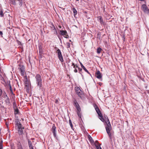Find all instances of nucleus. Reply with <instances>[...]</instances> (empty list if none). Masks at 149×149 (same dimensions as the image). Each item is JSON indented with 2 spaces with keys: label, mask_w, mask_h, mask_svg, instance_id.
<instances>
[{
  "label": "nucleus",
  "mask_w": 149,
  "mask_h": 149,
  "mask_svg": "<svg viewBox=\"0 0 149 149\" xmlns=\"http://www.w3.org/2000/svg\"><path fill=\"white\" fill-rule=\"evenodd\" d=\"M15 128L17 131V133L19 135H21L23 134V129H24L22 124L20 122L18 119L15 120Z\"/></svg>",
  "instance_id": "1"
},
{
  "label": "nucleus",
  "mask_w": 149,
  "mask_h": 149,
  "mask_svg": "<svg viewBox=\"0 0 149 149\" xmlns=\"http://www.w3.org/2000/svg\"><path fill=\"white\" fill-rule=\"evenodd\" d=\"M107 123V124L105 127L106 129L110 140H111L112 136L113 134V132L112 131V127L108 119Z\"/></svg>",
  "instance_id": "2"
},
{
  "label": "nucleus",
  "mask_w": 149,
  "mask_h": 149,
  "mask_svg": "<svg viewBox=\"0 0 149 149\" xmlns=\"http://www.w3.org/2000/svg\"><path fill=\"white\" fill-rule=\"evenodd\" d=\"M35 78L37 86L39 89H41L42 87V79L40 75L38 74H36L35 77Z\"/></svg>",
  "instance_id": "3"
},
{
  "label": "nucleus",
  "mask_w": 149,
  "mask_h": 149,
  "mask_svg": "<svg viewBox=\"0 0 149 149\" xmlns=\"http://www.w3.org/2000/svg\"><path fill=\"white\" fill-rule=\"evenodd\" d=\"M75 90L76 93L78 96L81 99H83L84 98V94L80 88L78 87H76L75 88Z\"/></svg>",
  "instance_id": "4"
},
{
  "label": "nucleus",
  "mask_w": 149,
  "mask_h": 149,
  "mask_svg": "<svg viewBox=\"0 0 149 149\" xmlns=\"http://www.w3.org/2000/svg\"><path fill=\"white\" fill-rule=\"evenodd\" d=\"M94 107L98 116L100 117V119L102 121H104V120L103 116L98 107L96 104L94 105Z\"/></svg>",
  "instance_id": "5"
},
{
  "label": "nucleus",
  "mask_w": 149,
  "mask_h": 149,
  "mask_svg": "<svg viewBox=\"0 0 149 149\" xmlns=\"http://www.w3.org/2000/svg\"><path fill=\"white\" fill-rule=\"evenodd\" d=\"M56 53L57 54L58 57L60 61L61 62H63L64 61V60L60 49H58L56 51Z\"/></svg>",
  "instance_id": "6"
},
{
  "label": "nucleus",
  "mask_w": 149,
  "mask_h": 149,
  "mask_svg": "<svg viewBox=\"0 0 149 149\" xmlns=\"http://www.w3.org/2000/svg\"><path fill=\"white\" fill-rule=\"evenodd\" d=\"M19 69L21 75L23 76L24 75L25 72L24 67L23 65H19Z\"/></svg>",
  "instance_id": "7"
},
{
  "label": "nucleus",
  "mask_w": 149,
  "mask_h": 149,
  "mask_svg": "<svg viewBox=\"0 0 149 149\" xmlns=\"http://www.w3.org/2000/svg\"><path fill=\"white\" fill-rule=\"evenodd\" d=\"M74 105L77 109V111H80L81 110L80 107L78 103L76 100L74 101Z\"/></svg>",
  "instance_id": "8"
},
{
  "label": "nucleus",
  "mask_w": 149,
  "mask_h": 149,
  "mask_svg": "<svg viewBox=\"0 0 149 149\" xmlns=\"http://www.w3.org/2000/svg\"><path fill=\"white\" fill-rule=\"evenodd\" d=\"M4 98L5 99V102L7 104H8L10 103V100L9 97L7 96L6 93L4 94Z\"/></svg>",
  "instance_id": "9"
},
{
  "label": "nucleus",
  "mask_w": 149,
  "mask_h": 149,
  "mask_svg": "<svg viewBox=\"0 0 149 149\" xmlns=\"http://www.w3.org/2000/svg\"><path fill=\"white\" fill-rule=\"evenodd\" d=\"M141 8L142 10L145 13H147L148 10V8L145 4H143L142 5Z\"/></svg>",
  "instance_id": "10"
},
{
  "label": "nucleus",
  "mask_w": 149,
  "mask_h": 149,
  "mask_svg": "<svg viewBox=\"0 0 149 149\" xmlns=\"http://www.w3.org/2000/svg\"><path fill=\"white\" fill-rule=\"evenodd\" d=\"M95 76L98 79H100L102 77V75L100 72L99 70H97L96 72Z\"/></svg>",
  "instance_id": "11"
},
{
  "label": "nucleus",
  "mask_w": 149,
  "mask_h": 149,
  "mask_svg": "<svg viewBox=\"0 0 149 149\" xmlns=\"http://www.w3.org/2000/svg\"><path fill=\"white\" fill-rule=\"evenodd\" d=\"M56 127L54 125V124L52 128V131L54 137H56Z\"/></svg>",
  "instance_id": "12"
},
{
  "label": "nucleus",
  "mask_w": 149,
  "mask_h": 149,
  "mask_svg": "<svg viewBox=\"0 0 149 149\" xmlns=\"http://www.w3.org/2000/svg\"><path fill=\"white\" fill-rule=\"evenodd\" d=\"M98 20L100 22L101 24H104V22L102 19V17L101 16H99L97 17Z\"/></svg>",
  "instance_id": "13"
},
{
  "label": "nucleus",
  "mask_w": 149,
  "mask_h": 149,
  "mask_svg": "<svg viewBox=\"0 0 149 149\" xmlns=\"http://www.w3.org/2000/svg\"><path fill=\"white\" fill-rule=\"evenodd\" d=\"M60 34L62 36H66V33H67L66 31L60 30Z\"/></svg>",
  "instance_id": "14"
},
{
  "label": "nucleus",
  "mask_w": 149,
  "mask_h": 149,
  "mask_svg": "<svg viewBox=\"0 0 149 149\" xmlns=\"http://www.w3.org/2000/svg\"><path fill=\"white\" fill-rule=\"evenodd\" d=\"M81 66V67L83 68V69L87 73H89V72L86 69L85 67L83 65L82 63H80Z\"/></svg>",
  "instance_id": "15"
},
{
  "label": "nucleus",
  "mask_w": 149,
  "mask_h": 149,
  "mask_svg": "<svg viewBox=\"0 0 149 149\" xmlns=\"http://www.w3.org/2000/svg\"><path fill=\"white\" fill-rule=\"evenodd\" d=\"M88 137L91 143H94V141L90 135H89L88 136Z\"/></svg>",
  "instance_id": "16"
},
{
  "label": "nucleus",
  "mask_w": 149,
  "mask_h": 149,
  "mask_svg": "<svg viewBox=\"0 0 149 149\" xmlns=\"http://www.w3.org/2000/svg\"><path fill=\"white\" fill-rule=\"evenodd\" d=\"M28 143L29 148L33 147L31 141L29 140H28Z\"/></svg>",
  "instance_id": "17"
},
{
  "label": "nucleus",
  "mask_w": 149,
  "mask_h": 149,
  "mask_svg": "<svg viewBox=\"0 0 149 149\" xmlns=\"http://www.w3.org/2000/svg\"><path fill=\"white\" fill-rule=\"evenodd\" d=\"M72 10L73 11V13L74 14V15H77V12L76 9L74 8H73L72 9Z\"/></svg>",
  "instance_id": "18"
},
{
  "label": "nucleus",
  "mask_w": 149,
  "mask_h": 149,
  "mask_svg": "<svg viewBox=\"0 0 149 149\" xmlns=\"http://www.w3.org/2000/svg\"><path fill=\"white\" fill-rule=\"evenodd\" d=\"M10 3L13 5H15L16 3L15 0H10Z\"/></svg>",
  "instance_id": "19"
},
{
  "label": "nucleus",
  "mask_w": 149,
  "mask_h": 149,
  "mask_svg": "<svg viewBox=\"0 0 149 149\" xmlns=\"http://www.w3.org/2000/svg\"><path fill=\"white\" fill-rule=\"evenodd\" d=\"M100 144L97 145V144H95V146L97 149H102L101 148L100 146Z\"/></svg>",
  "instance_id": "20"
},
{
  "label": "nucleus",
  "mask_w": 149,
  "mask_h": 149,
  "mask_svg": "<svg viewBox=\"0 0 149 149\" xmlns=\"http://www.w3.org/2000/svg\"><path fill=\"white\" fill-rule=\"evenodd\" d=\"M4 16V15L3 13V11L2 9H1L0 10V17H3Z\"/></svg>",
  "instance_id": "21"
},
{
  "label": "nucleus",
  "mask_w": 149,
  "mask_h": 149,
  "mask_svg": "<svg viewBox=\"0 0 149 149\" xmlns=\"http://www.w3.org/2000/svg\"><path fill=\"white\" fill-rule=\"evenodd\" d=\"M25 86L27 87L29 86V81L28 80H26L25 82Z\"/></svg>",
  "instance_id": "22"
},
{
  "label": "nucleus",
  "mask_w": 149,
  "mask_h": 149,
  "mask_svg": "<svg viewBox=\"0 0 149 149\" xmlns=\"http://www.w3.org/2000/svg\"><path fill=\"white\" fill-rule=\"evenodd\" d=\"M102 49L100 47L98 48L97 49V53L98 54L100 53Z\"/></svg>",
  "instance_id": "23"
},
{
  "label": "nucleus",
  "mask_w": 149,
  "mask_h": 149,
  "mask_svg": "<svg viewBox=\"0 0 149 149\" xmlns=\"http://www.w3.org/2000/svg\"><path fill=\"white\" fill-rule=\"evenodd\" d=\"M19 110L18 109L16 108L15 109V114H17L19 113Z\"/></svg>",
  "instance_id": "24"
},
{
  "label": "nucleus",
  "mask_w": 149,
  "mask_h": 149,
  "mask_svg": "<svg viewBox=\"0 0 149 149\" xmlns=\"http://www.w3.org/2000/svg\"><path fill=\"white\" fill-rule=\"evenodd\" d=\"M19 2V3L20 6H21L22 4V0H18Z\"/></svg>",
  "instance_id": "25"
},
{
  "label": "nucleus",
  "mask_w": 149,
  "mask_h": 149,
  "mask_svg": "<svg viewBox=\"0 0 149 149\" xmlns=\"http://www.w3.org/2000/svg\"><path fill=\"white\" fill-rule=\"evenodd\" d=\"M0 79L3 81V82H5V80L4 79L3 77L2 76L1 74H0Z\"/></svg>",
  "instance_id": "26"
},
{
  "label": "nucleus",
  "mask_w": 149,
  "mask_h": 149,
  "mask_svg": "<svg viewBox=\"0 0 149 149\" xmlns=\"http://www.w3.org/2000/svg\"><path fill=\"white\" fill-rule=\"evenodd\" d=\"M67 48H69L70 47V43L69 42H67L66 43Z\"/></svg>",
  "instance_id": "27"
},
{
  "label": "nucleus",
  "mask_w": 149,
  "mask_h": 149,
  "mask_svg": "<svg viewBox=\"0 0 149 149\" xmlns=\"http://www.w3.org/2000/svg\"><path fill=\"white\" fill-rule=\"evenodd\" d=\"M69 124H70V126L72 128V122H71V120L70 119L69 120Z\"/></svg>",
  "instance_id": "28"
},
{
  "label": "nucleus",
  "mask_w": 149,
  "mask_h": 149,
  "mask_svg": "<svg viewBox=\"0 0 149 149\" xmlns=\"http://www.w3.org/2000/svg\"><path fill=\"white\" fill-rule=\"evenodd\" d=\"M39 52L40 53V52H42V49H41V47L40 46L39 47Z\"/></svg>",
  "instance_id": "29"
},
{
  "label": "nucleus",
  "mask_w": 149,
  "mask_h": 149,
  "mask_svg": "<svg viewBox=\"0 0 149 149\" xmlns=\"http://www.w3.org/2000/svg\"><path fill=\"white\" fill-rule=\"evenodd\" d=\"M17 43L18 45H21V43L20 41H19L18 40H17Z\"/></svg>",
  "instance_id": "30"
},
{
  "label": "nucleus",
  "mask_w": 149,
  "mask_h": 149,
  "mask_svg": "<svg viewBox=\"0 0 149 149\" xmlns=\"http://www.w3.org/2000/svg\"><path fill=\"white\" fill-rule=\"evenodd\" d=\"M80 111H78V112H77V114H78V116L79 117H81V113H80Z\"/></svg>",
  "instance_id": "31"
},
{
  "label": "nucleus",
  "mask_w": 149,
  "mask_h": 149,
  "mask_svg": "<svg viewBox=\"0 0 149 149\" xmlns=\"http://www.w3.org/2000/svg\"><path fill=\"white\" fill-rule=\"evenodd\" d=\"M2 90L0 88V97H1V95H2Z\"/></svg>",
  "instance_id": "32"
},
{
  "label": "nucleus",
  "mask_w": 149,
  "mask_h": 149,
  "mask_svg": "<svg viewBox=\"0 0 149 149\" xmlns=\"http://www.w3.org/2000/svg\"><path fill=\"white\" fill-rule=\"evenodd\" d=\"M3 148L2 145L1 143L0 142V149H2Z\"/></svg>",
  "instance_id": "33"
},
{
  "label": "nucleus",
  "mask_w": 149,
  "mask_h": 149,
  "mask_svg": "<svg viewBox=\"0 0 149 149\" xmlns=\"http://www.w3.org/2000/svg\"><path fill=\"white\" fill-rule=\"evenodd\" d=\"M53 28H54L53 30H54V31H55V33L57 34V31H56V28H55V27L54 26H53Z\"/></svg>",
  "instance_id": "34"
},
{
  "label": "nucleus",
  "mask_w": 149,
  "mask_h": 149,
  "mask_svg": "<svg viewBox=\"0 0 149 149\" xmlns=\"http://www.w3.org/2000/svg\"><path fill=\"white\" fill-rule=\"evenodd\" d=\"M95 144H97V145L100 144L98 141H95Z\"/></svg>",
  "instance_id": "35"
},
{
  "label": "nucleus",
  "mask_w": 149,
  "mask_h": 149,
  "mask_svg": "<svg viewBox=\"0 0 149 149\" xmlns=\"http://www.w3.org/2000/svg\"><path fill=\"white\" fill-rule=\"evenodd\" d=\"M9 86H10V91H11L12 92V89L11 86L10 85Z\"/></svg>",
  "instance_id": "36"
},
{
  "label": "nucleus",
  "mask_w": 149,
  "mask_h": 149,
  "mask_svg": "<svg viewBox=\"0 0 149 149\" xmlns=\"http://www.w3.org/2000/svg\"><path fill=\"white\" fill-rule=\"evenodd\" d=\"M74 72L76 73L77 72V70L76 69H75V70H74Z\"/></svg>",
  "instance_id": "37"
},
{
  "label": "nucleus",
  "mask_w": 149,
  "mask_h": 149,
  "mask_svg": "<svg viewBox=\"0 0 149 149\" xmlns=\"http://www.w3.org/2000/svg\"><path fill=\"white\" fill-rule=\"evenodd\" d=\"M3 35V33L2 31H0V35L2 36Z\"/></svg>",
  "instance_id": "38"
},
{
  "label": "nucleus",
  "mask_w": 149,
  "mask_h": 149,
  "mask_svg": "<svg viewBox=\"0 0 149 149\" xmlns=\"http://www.w3.org/2000/svg\"><path fill=\"white\" fill-rule=\"evenodd\" d=\"M79 71H81L82 70V69L79 68Z\"/></svg>",
  "instance_id": "39"
},
{
  "label": "nucleus",
  "mask_w": 149,
  "mask_h": 149,
  "mask_svg": "<svg viewBox=\"0 0 149 149\" xmlns=\"http://www.w3.org/2000/svg\"><path fill=\"white\" fill-rule=\"evenodd\" d=\"M6 125L7 126V127H8V123H6Z\"/></svg>",
  "instance_id": "40"
},
{
  "label": "nucleus",
  "mask_w": 149,
  "mask_h": 149,
  "mask_svg": "<svg viewBox=\"0 0 149 149\" xmlns=\"http://www.w3.org/2000/svg\"><path fill=\"white\" fill-rule=\"evenodd\" d=\"M18 149H23L22 147V146H21L20 148H19Z\"/></svg>",
  "instance_id": "41"
},
{
  "label": "nucleus",
  "mask_w": 149,
  "mask_h": 149,
  "mask_svg": "<svg viewBox=\"0 0 149 149\" xmlns=\"http://www.w3.org/2000/svg\"><path fill=\"white\" fill-rule=\"evenodd\" d=\"M72 65L74 66V65H74V63H72Z\"/></svg>",
  "instance_id": "42"
},
{
  "label": "nucleus",
  "mask_w": 149,
  "mask_h": 149,
  "mask_svg": "<svg viewBox=\"0 0 149 149\" xmlns=\"http://www.w3.org/2000/svg\"><path fill=\"white\" fill-rule=\"evenodd\" d=\"M30 149H33V147H31L29 148Z\"/></svg>",
  "instance_id": "43"
},
{
  "label": "nucleus",
  "mask_w": 149,
  "mask_h": 149,
  "mask_svg": "<svg viewBox=\"0 0 149 149\" xmlns=\"http://www.w3.org/2000/svg\"><path fill=\"white\" fill-rule=\"evenodd\" d=\"M73 68H74L76 69V68H76V65H74V66H73Z\"/></svg>",
  "instance_id": "44"
},
{
  "label": "nucleus",
  "mask_w": 149,
  "mask_h": 149,
  "mask_svg": "<svg viewBox=\"0 0 149 149\" xmlns=\"http://www.w3.org/2000/svg\"><path fill=\"white\" fill-rule=\"evenodd\" d=\"M76 68H78L79 69V67H78V66L77 65H76Z\"/></svg>",
  "instance_id": "45"
},
{
  "label": "nucleus",
  "mask_w": 149,
  "mask_h": 149,
  "mask_svg": "<svg viewBox=\"0 0 149 149\" xmlns=\"http://www.w3.org/2000/svg\"><path fill=\"white\" fill-rule=\"evenodd\" d=\"M149 13V10L148 9V11L146 13Z\"/></svg>",
  "instance_id": "46"
},
{
  "label": "nucleus",
  "mask_w": 149,
  "mask_h": 149,
  "mask_svg": "<svg viewBox=\"0 0 149 149\" xmlns=\"http://www.w3.org/2000/svg\"><path fill=\"white\" fill-rule=\"evenodd\" d=\"M8 28H9V29H11L12 28L11 27L10 28V27H8Z\"/></svg>",
  "instance_id": "47"
},
{
  "label": "nucleus",
  "mask_w": 149,
  "mask_h": 149,
  "mask_svg": "<svg viewBox=\"0 0 149 149\" xmlns=\"http://www.w3.org/2000/svg\"><path fill=\"white\" fill-rule=\"evenodd\" d=\"M59 28H61V26H59Z\"/></svg>",
  "instance_id": "48"
},
{
  "label": "nucleus",
  "mask_w": 149,
  "mask_h": 149,
  "mask_svg": "<svg viewBox=\"0 0 149 149\" xmlns=\"http://www.w3.org/2000/svg\"><path fill=\"white\" fill-rule=\"evenodd\" d=\"M66 38H68V37H67V36H66L65 37Z\"/></svg>",
  "instance_id": "49"
},
{
  "label": "nucleus",
  "mask_w": 149,
  "mask_h": 149,
  "mask_svg": "<svg viewBox=\"0 0 149 149\" xmlns=\"http://www.w3.org/2000/svg\"><path fill=\"white\" fill-rule=\"evenodd\" d=\"M57 102V100H56V102Z\"/></svg>",
  "instance_id": "50"
},
{
  "label": "nucleus",
  "mask_w": 149,
  "mask_h": 149,
  "mask_svg": "<svg viewBox=\"0 0 149 149\" xmlns=\"http://www.w3.org/2000/svg\"><path fill=\"white\" fill-rule=\"evenodd\" d=\"M70 41H71V40H70Z\"/></svg>",
  "instance_id": "51"
},
{
  "label": "nucleus",
  "mask_w": 149,
  "mask_h": 149,
  "mask_svg": "<svg viewBox=\"0 0 149 149\" xmlns=\"http://www.w3.org/2000/svg\"><path fill=\"white\" fill-rule=\"evenodd\" d=\"M77 1H79V0H76Z\"/></svg>",
  "instance_id": "52"
},
{
  "label": "nucleus",
  "mask_w": 149,
  "mask_h": 149,
  "mask_svg": "<svg viewBox=\"0 0 149 149\" xmlns=\"http://www.w3.org/2000/svg\"><path fill=\"white\" fill-rule=\"evenodd\" d=\"M148 105H149V104H148Z\"/></svg>",
  "instance_id": "53"
}]
</instances>
